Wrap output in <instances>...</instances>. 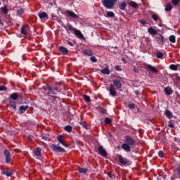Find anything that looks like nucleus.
Here are the masks:
<instances>
[{
  "label": "nucleus",
  "instance_id": "obj_29",
  "mask_svg": "<svg viewBox=\"0 0 180 180\" xmlns=\"http://www.w3.org/2000/svg\"><path fill=\"white\" fill-rule=\"evenodd\" d=\"M166 12H169V11H172V5L171 4H167L165 8Z\"/></svg>",
  "mask_w": 180,
  "mask_h": 180
},
{
  "label": "nucleus",
  "instance_id": "obj_42",
  "mask_svg": "<svg viewBox=\"0 0 180 180\" xmlns=\"http://www.w3.org/2000/svg\"><path fill=\"white\" fill-rule=\"evenodd\" d=\"M158 155L160 158H164V156L165 155V153H164V151L160 150L158 152Z\"/></svg>",
  "mask_w": 180,
  "mask_h": 180
},
{
  "label": "nucleus",
  "instance_id": "obj_26",
  "mask_svg": "<svg viewBox=\"0 0 180 180\" xmlns=\"http://www.w3.org/2000/svg\"><path fill=\"white\" fill-rule=\"evenodd\" d=\"M126 6H127V4H126V2H121L120 4L119 5V8L121 11H124V9H126Z\"/></svg>",
  "mask_w": 180,
  "mask_h": 180
},
{
  "label": "nucleus",
  "instance_id": "obj_52",
  "mask_svg": "<svg viewBox=\"0 0 180 180\" xmlns=\"http://www.w3.org/2000/svg\"><path fill=\"white\" fill-rule=\"evenodd\" d=\"M139 23H141V25H146L147 22L142 19L139 21Z\"/></svg>",
  "mask_w": 180,
  "mask_h": 180
},
{
  "label": "nucleus",
  "instance_id": "obj_38",
  "mask_svg": "<svg viewBox=\"0 0 180 180\" xmlns=\"http://www.w3.org/2000/svg\"><path fill=\"white\" fill-rule=\"evenodd\" d=\"M169 41H171V43H175V42L176 41L175 35H171V36L169 37Z\"/></svg>",
  "mask_w": 180,
  "mask_h": 180
},
{
  "label": "nucleus",
  "instance_id": "obj_17",
  "mask_svg": "<svg viewBox=\"0 0 180 180\" xmlns=\"http://www.w3.org/2000/svg\"><path fill=\"white\" fill-rule=\"evenodd\" d=\"M173 172H174L176 178H179V176H180V166L176 167L175 169L173 170Z\"/></svg>",
  "mask_w": 180,
  "mask_h": 180
},
{
  "label": "nucleus",
  "instance_id": "obj_10",
  "mask_svg": "<svg viewBox=\"0 0 180 180\" xmlns=\"http://www.w3.org/2000/svg\"><path fill=\"white\" fill-rule=\"evenodd\" d=\"M118 160L122 165H126L127 164H129V160L126 158H123L121 155H118Z\"/></svg>",
  "mask_w": 180,
  "mask_h": 180
},
{
  "label": "nucleus",
  "instance_id": "obj_13",
  "mask_svg": "<svg viewBox=\"0 0 180 180\" xmlns=\"http://www.w3.org/2000/svg\"><path fill=\"white\" fill-rule=\"evenodd\" d=\"M29 33V25H25L21 27V34L26 36Z\"/></svg>",
  "mask_w": 180,
  "mask_h": 180
},
{
  "label": "nucleus",
  "instance_id": "obj_22",
  "mask_svg": "<svg viewBox=\"0 0 180 180\" xmlns=\"http://www.w3.org/2000/svg\"><path fill=\"white\" fill-rule=\"evenodd\" d=\"M148 32L150 34H152V35H155L157 34V30H155V29L153 28V27H149L148 29Z\"/></svg>",
  "mask_w": 180,
  "mask_h": 180
},
{
  "label": "nucleus",
  "instance_id": "obj_14",
  "mask_svg": "<svg viewBox=\"0 0 180 180\" xmlns=\"http://www.w3.org/2000/svg\"><path fill=\"white\" fill-rule=\"evenodd\" d=\"M113 86L117 88V89H120L122 88V82L120 80L115 79L112 81Z\"/></svg>",
  "mask_w": 180,
  "mask_h": 180
},
{
  "label": "nucleus",
  "instance_id": "obj_2",
  "mask_svg": "<svg viewBox=\"0 0 180 180\" xmlns=\"http://www.w3.org/2000/svg\"><path fill=\"white\" fill-rule=\"evenodd\" d=\"M46 88L48 89L46 96L49 98H51V96H54L53 95H57L56 92H61V89H59L58 87H53L52 86L47 85Z\"/></svg>",
  "mask_w": 180,
  "mask_h": 180
},
{
  "label": "nucleus",
  "instance_id": "obj_9",
  "mask_svg": "<svg viewBox=\"0 0 180 180\" xmlns=\"http://www.w3.org/2000/svg\"><path fill=\"white\" fill-rule=\"evenodd\" d=\"M57 140L60 144H62V146H64V147H68V144L65 143V140H64V136L59 135L57 136Z\"/></svg>",
  "mask_w": 180,
  "mask_h": 180
},
{
  "label": "nucleus",
  "instance_id": "obj_50",
  "mask_svg": "<svg viewBox=\"0 0 180 180\" xmlns=\"http://www.w3.org/2000/svg\"><path fill=\"white\" fill-rule=\"evenodd\" d=\"M168 127H170V129H174V127H175V125H174V124L171 121H169Z\"/></svg>",
  "mask_w": 180,
  "mask_h": 180
},
{
  "label": "nucleus",
  "instance_id": "obj_58",
  "mask_svg": "<svg viewBox=\"0 0 180 180\" xmlns=\"http://www.w3.org/2000/svg\"><path fill=\"white\" fill-rule=\"evenodd\" d=\"M116 71H122V69L120 68V66H115Z\"/></svg>",
  "mask_w": 180,
  "mask_h": 180
},
{
  "label": "nucleus",
  "instance_id": "obj_57",
  "mask_svg": "<svg viewBox=\"0 0 180 180\" xmlns=\"http://www.w3.org/2000/svg\"><path fill=\"white\" fill-rule=\"evenodd\" d=\"M41 139L42 140H45V141H47L49 140V138H47V136H41Z\"/></svg>",
  "mask_w": 180,
  "mask_h": 180
},
{
  "label": "nucleus",
  "instance_id": "obj_45",
  "mask_svg": "<svg viewBox=\"0 0 180 180\" xmlns=\"http://www.w3.org/2000/svg\"><path fill=\"white\" fill-rule=\"evenodd\" d=\"M1 11H2L4 15H6V13H8V8L6 7H1Z\"/></svg>",
  "mask_w": 180,
  "mask_h": 180
},
{
  "label": "nucleus",
  "instance_id": "obj_59",
  "mask_svg": "<svg viewBox=\"0 0 180 180\" xmlns=\"http://www.w3.org/2000/svg\"><path fill=\"white\" fill-rule=\"evenodd\" d=\"M122 62L124 63V64H127V60H126V58H122Z\"/></svg>",
  "mask_w": 180,
  "mask_h": 180
},
{
  "label": "nucleus",
  "instance_id": "obj_63",
  "mask_svg": "<svg viewBox=\"0 0 180 180\" xmlns=\"http://www.w3.org/2000/svg\"><path fill=\"white\" fill-rule=\"evenodd\" d=\"M27 137H28L29 140L32 141V135H30V136H28Z\"/></svg>",
  "mask_w": 180,
  "mask_h": 180
},
{
  "label": "nucleus",
  "instance_id": "obj_36",
  "mask_svg": "<svg viewBox=\"0 0 180 180\" xmlns=\"http://www.w3.org/2000/svg\"><path fill=\"white\" fill-rule=\"evenodd\" d=\"M9 106L13 108V109H14V110H16V103L15 101H10Z\"/></svg>",
  "mask_w": 180,
  "mask_h": 180
},
{
  "label": "nucleus",
  "instance_id": "obj_25",
  "mask_svg": "<svg viewBox=\"0 0 180 180\" xmlns=\"http://www.w3.org/2000/svg\"><path fill=\"white\" fill-rule=\"evenodd\" d=\"M83 53H84L85 56H94V52L91 50L85 49L83 51Z\"/></svg>",
  "mask_w": 180,
  "mask_h": 180
},
{
  "label": "nucleus",
  "instance_id": "obj_28",
  "mask_svg": "<svg viewBox=\"0 0 180 180\" xmlns=\"http://www.w3.org/2000/svg\"><path fill=\"white\" fill-rule=\"evenodd\" d=\"M49 101H53V102H60V97L53 96L51 98H49Z\"/></svg>",
  "mask_w": 180,
  "mask_h": 180
},
{
  "label": "nucleus",
  "instance_id": "obj_1",
  "mask_svg": "<svg viewBox=\"0 0 180 180\" xmlns=\"http://www.w3.org/2000/svg\"><path fill=\"white\" fill-rule=\"evenodd\" d=\"M125 139V143H123L122 146V150L126 151L127 153H130L131 151V146H134L136 141L131 136L127 135L124 136Z\"/></svg>",
  "mask_w": 180,
  "mask_h": 180
},
{
  "label": "nucleus",
  "instance_id": "obj_51",
  "mask_svg": "<svg viewBox=\"0 0 180 180\" xmlns=\"http://www.w3.org/2000/svg\"><path fill=\"white\" fill-rule=\"evenodd\" d=\"M8 91V89L5 86H0V91Z\"/></svg>",
  "mask_w": 180,
  "mask_h": 180
},
{
  "label": "nucleus",
  "instance_id": "obj_32",
  "mask_svg": "<svg viewBox=\"0 0 180 180\" xmlns=\"http://www.w3.org/2000/svg\"><path fill=\"white\" fill-rule=\"evenodd\" d=\"M129 5H130V6H131V8H139V4H137V3H136L135 1H131L129 2Z\"/></svg>",
  "mask_w": 180,
  "mask_h": 180
},
{
  "label": "nucleus",
  "instance_id": "obj_43",
  "mask_svg": "<svg viewBox=\"0 0 180 180\" xmlns=\"http://www.w3.org/2000/svg\"><path fill=\"white\" fill-rule=\"evenodd\" d=\"M156 57L158 58H162V57H164V54H162V53H161V52H158L157 53H156Z\"/></svg>",
  "mask_w": 180,
  "mask_h": 180
},
{
  "label": "nucleus",
  "instance_id": "obj_54",
  "mask_svg": "<svg viewBox=\"0 0 180 180\" xmlns=\"http://www.w3.org/2000/svg\"><path fill=\"white\" fill-rule=\"evenodd\" d=\"M67 44H68V46H71V47H74V44L70 41H68Z\"/></svg>",
  "mask_w": 180,
  "mask_h": 180
},
{
  "label": "nucleus",
  "instance_id": "obj_8",
  "mask_svg": "<svg viewBox=\"0 0 180 180\" xmlns=\"http://www.w3.org/2000/svg\"><path fill=\"white\" fill-rule=\"evenodd\" d=\"M109 92L110 96H117V91H116V89L115 88V86H113V84H111L110 86Z\"/></svg>",
  "mask_w": 180,
  "mask_h": 180
},
{
  "label": "nucleus",
  "instance_id": "obj_30",
  "mask_svg": "<svg viewBox=\"0 0 180 180\" xmlns=\"http://www.w3.org/2000/svg\"><path fill=\"white\" fill-rule=\"evenodd\" d=\"M64 130L68 131V133H71V131H72V127H71V125H67L64 127Z\"/></svg>",
  "mask_w": 180,
  "mask_h": 180
},
{
  "label": "nucleus",
  "instance_id": "obj_20",
  "mask_svg": "<svg viewBox=\"0 0 180 180\" xmlns=\"http://www.w3.org/2000/svg\"><path fill=\"white\" fill-rule=\"evenodd\" d=\"M27 109H29V105H21L20 106L19 110L20 113H25Z\"/></svg>",
  "mask_w": 180,
  "mask_h": 180
},
{
  "label": "nucleus",
  "instance_id": "obj_47",
  "mask_svg": "<svg viewBox=\"0 0 180 180\" xmlns=\"http://www.w3.org/2000/svg\"><path fill=\"white\" fill-rule=\"evenodd\" d=\"M62 27L64 29H65L66 32H70V30H70V27H68V24H67V25H63Z\"/></svg>",
  "mask_w": 180,
  "mask_h": 180
},
{
  "label": "nucleus",
  "instance_id": "obj_7",
  "mask_svg": "<svg viewBox=\"0 0 180 180\" xmlns=\"http://www.w3.org/2000/svg\"><path fill=\"white\" fill-rule=\"evenodd\" d=\"M98 150L100 155L104 158L108 157V152L105 150L103 146H100Z\"/></svg>",
  "mask_w": 180,
  "mask_h": 180
},
{
  "label": "nucleus",
  "instance_id": "obj_37",
  "mask_svg": "<svg viewBox=\"0 0 180 180\" xmlns=\"http://www.w3.org/2000/svg\"><path fill=\"white\" fill-rule=\"evenodd\" d=\"M170 70H172V71H178V66L176 65L172 64L169 65Z\"/></svg>",
  "mask_w": 180,
  "mask_h": 180
},
{
  "label": "nucleus",
  "instance_id": "obj_39",
  "mask_svg": "<svg viewBox=\"0 0 180 180\" xmlns=\"http://www.w3.org/2000/svg\"><path fill=\"white\" fill-rule=\"evenodd\" d=\"M83 99L86 101V102H91V97H89V96L88 95H83Z\"/></svg>",
  "mask_w": 180,
  "mask_h": 180
},
{
  "label": "nucleus",
  "instance_id": "obj_23",
  "mask_svg": "<svg viewBox=\"0 0 180 180\" xmlns=\"http://www.w3.org/2000/svg\"><path fill=\"white\" fill-rule=\"evenodd\" d=\"M101 72L102 74H104L105 75H109V74H110V70H109V68H103V70H101Z\"/></svg>",
  "mask_w": 180,
  "mask_h": 180
},
{
  "label": "nucleus",
  "instance_id": "obj_15",
  "mask_svg": "<svg viewBox=\"0 0 180 180\" xmlns=\"http://www.w3.org/2000/svg\"><path fill=\"white\" fill-rule=\"evenodd\" d=\"M1 175H6V176H12L13 175V171L10 169L1 172Z\"/></svg>",
  "mask_w": 180,
  "mask_h": 180
},
{
  "label": "nucleus",
  "instance_id": "obj_11",
  "mask_svg": "<svg viewBox=\"0 0 180 180\" xmlns=\"http://www.w3.org/2000/svg\"><path fill=\"white\" fill-rule=\"evenodd\" d=\"M146 69L149 70L153 74H158V70H157V68H155V67H154L151 65H148V64L146 65Z\"/></svg>",
  "mask_w": 180,
  "mask_h": 180
},
{
  "label": "nucleus",
  "instance_id": "obj_5",
  "mask_svg": "<svg viewBox=\"0 0 180 180\" xmlns=\"http://www.w3.org/2000/svg\"><path fill=\"white\" fill-rule=\"evenodd\" d=\"M51 148L53 150V151H55V153H65V149L64 148H62L61 146L56 144L51 145Z\"/></svg>",
  "mask_w": 180,
  "mask_h": 180
},
{
  "label": "nucleus",
  "instance_id": "obj_49",
  "mask_svg": "<svg viewBox=\"0 0 180 180\" xmlns=\"http://www.w3.org/2000/svg\"><path fill=\"white\" fill-rule=\"evenodd\" d=\"M128 108L129 109H134L136 108V105L134 103H130L129 104Z\"/></svg>",
  "mask_w": 180,
  "mask_h": 180
},
{
  "label": "nucleus",
  "instance_id": "obj_21",
  "mask_svg": "<svg viewBox=\"0 0 180 180\" xmlns=\"http://www.w3.org/2000/svg\"><path fill=\"white\" fill-rule=\"evenodd\" d=\"M164 91L165 92L166 95H167V96L172 95V92H173L171 87L165 88Z\"/></svg>",
  "mask_w": 180,
  "mask_h": 180
},
{
  "label": "nucleus",
  "instance_id": "obj_44",
  "mask_svg": "<svg viewBox=\"0 0 180 180\" xmlns=\"http://www.w3.org/2000/svg\"><path fill=\"white\" fill-rule=\"evenodd\" d=\"M90 61H91V63H97L98 59H96V57L95 56H91L90 57Z\"/></svg>",
  "mask_w": 180,
  "mask_h": 180
},
{
  "label": "nucleus",
  "instance_id": "obj_41",
  "mask_svg": "<svg viewBox=\"0 0 180 180\" xmlns=\"http://www.w3.org/2000/svg\"><path fill=\"white\" fill-rule=\"evenodd\" d=\"M105 123H106V124H110V123H112V120L109 117H105Z\"/></svg>",
  "mask_w": 180,
  "mask_h": 180
},
{
  "label": "nucleus",
  "instance_id": "obj_60",
  "mask_svg": "<svg viewBox=\"0 0 180 180\" xmlns=\"http://www.w3.org/2000/svg\"><path fill=\"white\" fill-rule=\"evenodd\" d=\"M47 85H49V84H46V86H43V87H41V91H46V89H47Z\"/></svg>",
  "mask_w": 180,
  "mask_h": 180
},
{
  "label": "nucleus",
  "instance_id": "obj_24",
  "mask_svg": "<svg viewBox=\"0 0 180 180\" xmlns=\"http://www.w3.org/2000/svg\"><path fill=\"white\" fill-rule=\"evenodd\" d=\"M18 98H19L18 93H13L10 95V98H11L12 101H16Z\"/></svg>",
  "mask_w": 180,
  "mask_h": 180
},
{
  "label": "nucleus",
  "instance_id": "obj_18",
  "mask_svg": "<svg viewBox=\"0 0 180 180\" xmlns=\"http://www.w3.org/2000/svg\"><path fill=\"white\" fill-rule=\"evenodd\" d=\"M156 40H158L159 44H164V37L162 36V34H158V36L156 37Z\"/></svg>",
  "mask_w": 180,
  "mask_h": 180
},
{
  "label": "nucleus",
  "instance_id": "obj_16",
  "mask_svg": "<svg viewBox=\"0 0 180 180\" xmlns=\"http://www.w3.org/2000/svg\"><path fill=\"white\" fill-rule=\"evenodd\" d=\"M38 16L41 19H44V20H49V15L46 12L39 13Z\"/></svg>",
  "mask_w": 180,
  "mask_h": 180
},
{
  "label": "nucleus",
  "instance_id": "obj_34",
  "mask_svg": "<svg viewBox=\"0 0 180 180\" xmlns=\"http://www.w3.org/2000/svg\"><path fill=\"white\" fill-rule=\"evenodd\" d=\"M35 155H37V157H40V155H41V149H40V148H36Z\"/></svg>",
  "mask_w": 180,
  "mask_h": 180
},
{
  "label": "nucleus",
  "instance_id": "obj_53",
  "mask_svg": "<svg viewBox=\"0 0 180 180\" xmlns=\"http://www.w3.org/2000/svg\"><path fill=\"white\" fill-rule=\"evenodd\" d=\"M175 78L176 81L179 82V84H180V77L178 76V75H176Z\"/></svg>",
  "mask_w": 180,
  "mask_h": 180
},
{
  "label": "nucleus",
  "instance_id": "obj_33",
  "mask_svg": "<svg viewBox=\"0 0 180 180\" xmlns=\"http://www.w3.org/2000/svg\"><path fill=\"white\" fill-rule=\"evenodd\" d=\"M152 18L153 19V20H155V22H157V20H160V15H158V14L154 13L152 15Z\"/></svg>",
  "mask_w": 180,
  "mask_h": 180
},
{
  "label": "nucleus",
  "instance_id": "obj_46",
  "mask_svg": "<svg viewBox=\"0 0 180 180\" xmlns=\"http://www.w3.org/2000/svg\"><path fill=\"white\" fill-rule=\"evenodd\" d=\"M172 4L174 6H176L179 4V0H172Z\"/></svg>",
  "mask_w": 180,
  "mask_h": 180
},
{
  "label": "nucleus",
  "instance_id": "obj_31",
  "mask_svg": "<svg viewBox=\"0 0 180 180\" xmlns=\"http://www.w3.org/2000/svg\"><path fill=\"white\" fill-rule=\"evenodd\" d=\"M106 15L107 18H115V13L113 11H107Z\"/></svg>",
  "mask_w": 180,
  "mask_h": 180
},
{
  "label": "nucleus",
  "instance_id": "obj_48",
  "mask_svg": "<svg viewBox=\"0 0 180 180\" xmlns=\"http://www.w3.org/2000/svg\"><path fill=\"white\" fill-rule=\"evenodd\" d=\"M81 126H82V127H84L86 130H88V127L86 126V124H85V122H80Z\"/></svg>",
  "mask_w": 180,
  "mask_h": 180
},
{
  "label": "nucleus",
  "instance_id": "obj_40",
  "mask_svg": "<svg viewBox=\"0 0 180 180\" xmlns=\"http://www.w3.org/2000/svg\"><path fill=\"white\" fill-rule=\"evenodd\" d=\"M23 13H25V10L23 8H20L17 11V15H23Z\"/></svg>",
  "mask_w": 180,
  "mask_h": 180
},
{
  "label": "nucleus",
  "instance_id": "obj_4",
  "mask_svg": "<svg viewBox=\"0 0 180 180\" xmlns=\"http://www.w3.org/2000/svg\"><path fill=\"white\" fill-rule=\"evenodd\" d=\"M68 26L71 32H74L75 36L78 37V39H85L82 32L72 27L71 24H68Z\"/></svg>",
  "mask_w": 180,
  "mask_h": 180
},
{
  "label": "nucleus",
  "instance_id": "obj_61",
  "mask_svg": "<svg viewBox=\"0 0 180 180\" xmlns=\"http://www.w3.org/2000/svg\"><path fill=\"white\" fill-rule=\"evenodd\" d=\"M101 113H106V110H105L103 108H101Z\"/></svg>",
  "mask_w": 180,
  "mask_h": 180
},
{
  "label": "nucleus",
  "instance_id": "obj_35",
  "mask_svg": "<svg viewBox=\"0 0 180 180\" xmlns=\"http://www.w3.org/2000/svg\"><path fill=\"white\" fill-rule=\"evenodd\" d=\"M88 172V169L86 168H79V174H86Z\"/></svg>",
  "mask_w": 180,
  "mask_h": 180
},
{
  "label": "nucleus",
  "instance_id": "obj_64",
  "mask_svg": "<svg viewBox=\"0 0 180 180\" xmlns=\"http://www.w3.org/2000/svg\"><path fill=\"white\" fill-rule=\"evenodd\" d=\"M174 141H178V139L176 137H174Z\"/></svg>",
  "mask_w": 180,
  "mask_h": 180
},
{
  "label": "nucleus",
  "instance_id": "obj_6",
  "mask_svg": "<svg viewBox=\"0 0 180 180\" xmlns=\"http://www.w3.org/2000/svg\"><path fill=\"white\" fill-rule=\"evenodd\" d=\"M4 155L6 157V164H11V161H12V157L11 156V152H9V150H5Z\"/></svg>",
  "mask_w": 180,
  "mask_h": 180
},
{
  "label": "nucleus",
  "instance_id": "obj_19",
  "mask_svg": "<svg viewBox=\"0 0 180 180\" xmlns=\"http://www.w3.org/2000/svg\"><path fill=\"white\" fill-rule=\"evenodd\" d=\"M59 51H60V53H62L65 56H68V49H67V48L64 46H60Z\"/></svg>",
  "mask_w": 180,
  "mask_h": 180
},
{
  "label": "nucleus",
  "instance_id": "obj_3",
  "mask_svg": "<svg viewBox=\"0 0 180 180\" xmlns=\"http://www.w3.org/2000/svg\"><path fill=\"white\" fill-rule=\"evenodd\" d=\"M117 0H103V5L107 9H112Z\"/></svg>",
  "mask_w": 180,
  "mask_h": 180
},
{
  "label": "nucleus",
  "instance_id": "obj_27",
  "mask_svg": "<svg viewBox=\"0 0 180 180\" xmlns=\"http://www.w3.org/2000/svg\"><path fill=\"white\" fill-rule=\"evenodd\" d=\"M165 116L168 117V119H172V112L169 111V110H166L165 112Z\"/></svg>",
  "mask_w": 180,
  "mask_h": 180
},
{
  "label": "nucleus",
  "instance_id": "obj_56",
  "mask_svg": "<svg viewBox=\"0 0 180 180\" xmlns=\"http://www.w3.org/2000/svg\"><path fill=\"white\" fill-rule=\"evenodd\" d=\"M109 178H110V179H113V174H112V172H109L108 174Z\"/></svg>",
  "mask_w": 180,
  "mask_h": 180
},
{
  "label": "nucleus",
  "instance_id": "obj_12",
  "mask_svg": "<svg viewBox=\"0 0 180 180\" xmlns=\"http://www.w3.org/2000/svg\"><path fill=\"white\" fill-rule=\"evenodd\" d=\"M66 16H70V18H73V19H78V15L74 13V11H71L68 10L65 11Z\"/></svg>",
  "mask_w": 180,
  "mask_h": 180
},
{
  "label": "nucleus",
  "instance_id": "obj_55",
  "mask_svg": "<svg viewBox=\"0 0 180 180\" xmlns=\"http://www.w3.org/2000/svg\"><path fill=\"white\" fill-rule=\"evenodd\" d=\"M133 72H139V68H136V66L134 67L133 68Z\"/></svg>",
  "mask_w": 180,
  "mask_h": 180
},
{
  "label": "nucleus",
  "instance_id": "obj_62",
  "mask_svg": "<svg viewBox=\"0 0 180 180\" xmlns=\"http://www.w3.org/2000/svg\"><path fill=\"white\" fill-rule=\"evenodd\" d=\"M139 92H140V91H135V94H136V95L137 96H139Z\"/></svg>",
  "mask_w": 180,
  "mask_h": 180
}]
</instances>
